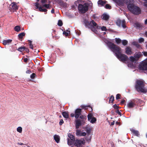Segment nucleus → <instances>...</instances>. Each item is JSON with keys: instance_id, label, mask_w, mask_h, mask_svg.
I'll use <instances>...</instances> for the list:
<instances>
[{"instance_id": "nucleus-1", "label": "nucleus", "mask_w": 147, "mask_h": 147, "mask_svg": "<svg viewBox=\"0 0 147 147\" xmlns=\"http://www.w3.org/2000/svg\"><path fill=\"white\" fill-rule=\"evenodd\" d=\"M107 45L108 47L113 52L120 61L123 62L127 61L128 57L125 54H121V49L119 46L110 41H108Z\"/></svg>"}, {"instance_id": "nucleus-2", "label": "nucleus", "mask_w": 147, "mask_h": 147, "mask_svg": "<svg viewBox=\"0 0 147 147\" xmlns=\"http://www.w3.org/2000/svg\"><path fill=\"white\" fill-rule=\"evenodd\" d=\"M143 81L140 80H138L136 81L135 88L136 90L138 92L146 93L147 92V90L145 89Z\"/></svg>"}, {"instance_id": "nucleus-3", "label": "nucleus", "mask_w": 147, "mask_h": 147, "mask_svg": "<svg viewBox=\"0 0 147 147\" xmlns=\"http://www.w3.org/2000/svg\"><path fill=\"white\" fill-rule=\"evenodd\" d=\"M129 10L134 14L138 15L141 13V10L138 7L133 4H129L127 6Z\"/></svg>"}, {"instance_id": "nucleus-4", "label": "nucleus", "mask_w": 147, "mask_h": 147, "mask_svg": "<svg viewBox=\"0 0 147 147\" xmlns=\"http://www.w3.org/2000/svg\"><path fill=\"white\" fill-rule=\"evenodd\" d=\"M80 119H77L75 121L76 128L78 129L82 124L84 125L86 119V117L84 115H80L79 117Z\"/></svg>"}, {"instance_id": "nucleus-5", "label": "nucleus", "mask_w": 147, "mask_h": 147, "mask_svg": "<svg viewBox=\"0 0 147 147\" xmlns=\"http://www.w3.org/2000/svg\"><path fill=\"white\" fill-rule=\"evenodd\" d=\"M78 9L82 13H85L88 9V3H85L84 4H79Z\"/></svg>"}, {"instance_id": "nucleus-6", "label": "nucleus", "mask_w": 147, "mask_h": 147, "mask_svg": "<svg viewBox=\"0 0 147 147\" xmlns=\"http://www.w3.org/2000/svg\"><path fill=\"white\" fill-rule=\"evenodd\" d=\"M73 143L75 146L80 147L82 146L83 144H84L85 142L84 139L81 138V139H76Z\"/></svg>"}, {"instance_id": "nucleus-7", "label": "nucleus", "mask_w": 147, "mask_h": 147, "mask_svg": "<svg viewBox=\"0 0 147 147\" xmlns=\"http://www.w3.org/2000/svg\"><path fill=\"white\" fill-rule=\"evenodd\" d=\"M81 113L82 109L80 108H78L75 110L74 114L71 113L70 114V116L71 117H75V118L77 119L81 115Z\"/></svg>"}, {"instance_id": "nucleus-8", "label": "nucleus", "mask_w": 147, "mask_h": 147, "mask_svg": "<svg viewBox=\"0 0 147 147\" xmlns=\"http://www.w3.org/2000/svg\"><path fill=\"white\" fill-rule=\"evenodd\" d=\"M68 136L69 139H67V144L69 145H72L75 140V137L70 133L68 134Z\"/></svg>"}, {"instance_id": "nucleus-9", "label": "nucleus", "mask_w": 147, "mask_h": 147, "mask_svg": "<svg viewBox=\"0 0 147 147\" xmlns=\"http://www.w3.org/2000/svg\"><path fill=\"white\" fill-rule=\"evenodd\" d=\"M130 101L135 106H140L143 102L142 100L137 98L132 99Z\"/></svg>"}, {"instance_id": "nucleus-10", "label": "nucleus", "mask_w": 147, "mask_h": 147, "mask_svg": "<svg viewBox=\"0 0 147 147\" xmlns=\"http://www.w3.org/2000/svg\"><path fill=\"white\" fill-rule=\"evenodd\" d=\"M139 67L140 70H147V60L140 64Z\"/></svg>"}, {"instance_id": "nucleus-11", "label": "nucleus", "mask_w": 147, "mask_h": 147, "mask_svg": "<svg viewBox=\"0 0 147 147\" xmlns=\"http://www.w3.org/2000/svg\"><path fill=\"white\" fill-rule=\"evenodd\" d=\"M125 23V21L124 20H121L120 19H118L117 20L116 22V24L117 26H122L123 28H126Z\"/></svg>"}, {"instance_id": "nucleus-12", "label": "nucleus", "mask_w": 147, "mask_h": 147, "mask_svg": "<svg viewBox=\"0 0 147 147\" xmlns=\"http://www.w3.org/2000/svg\"><path fill=\"white\" fill-rule=\"evenodd\" d=\"M125 53L129 55H131L133 53L132 49L130 47L128 46L125 48Z\"/></svg>"}, {"instance_id": "nucleus-13", "label": "nucleus", "mask_w": 147, "mask_h": 147, "mask_svg": "<svg viewBox=\"0 0 147 147\" xmlns=\"http://www.w3.org/2000/svg\"><path fill=\"white\" fill-rule=\"evenodd\" d=\"M39 4L38 3H36V5H35V6L36 7L37 9H39V10L41 12H46L47 11V10L46 9H44L43 8V7H42V6L39 7Z\"/></svg>"}, {"instance_id": "nucleus-14", "label": "nucleus", "mask_w": 147, "mask_h": 147, "mask_svg": "<svg viewBox=\"0 0 147 147\" xmlns=\"http://www.w3.org/2000/svg\"><path fill=\"white\" fill-rule=\"evenodd\" d=\"M10 8L12 9V10L13 11L17 10L18 9V7L15 2L12 3L10 5Z\"/></svg>"}, {"instance_id": "nucleus-15", "label": "nucleus", "mask_w": 147, "mask_h": 147, "mask_svg": "<svg viewBox=\"0 0 147 147\" xmlns=\"http://www.w3.org/2000/svg\"><path fill=\"white\" fill-rule=\"evenodd\" d=\"M142 55L140 52H136L134 55V57H135L136 59H137V61H138L139 58H140L142 56Z\"/></svg>"}, {"instance_id": "nucleus-16", "label": "nucleus", "mask_w": 147, "mask_h": 147, "mask_svg": "<svg viewBox=\"0 0 147 147\" xmlns=\"http://www.w3.org/2000/svg\"><path fill=\"white\" fill-rule=\"evenodd\" d=\"M130 131H131L132 133L134 134L135 136L139 137L140 136L139 132L138 130H135V129L131 128L130 129Z\"/></svg>"}, {"instance_id": "nucleus-17", "label": "nucleus", "mask_w": 147, "mask_h": 147, "mask_svg": "<svg viewBox=\"0 0 147 147\" xmlns=\"http://www.w3.org/2000/svg\"><path fill=\"white\" fill-rule=\"evenodd\" d=\"M113 0L119 6H122L123 5V4L124 1L123 0Z\"/></svg>"}, {"instance_id": "nucleus-18", "label": "nucleus", "mask_w": 147, "mask_h": 147, "mask_svg": "<svg viewBox=\"0 0 147 147\" xmlns=\"http://www.w3.org/2000/svg\"><path fill=\"white\" fill-rule=\"evenodd\" d=\"M109 17V16L106 13H103L101 16V18L103 20L107 21L108 20Z\"/></svg>"}, {"instance_id": "nucleus-19", "label": "nucleus", "mask_w": 147, "mask_h": 147, "mask_svg": "<svg viewBox=\"0 0 147 147\" xmlns=\"http://www.w3.org/2000/svg\"><path fill=\"white\" fill-rule=\"evenodd\" d=\"M12 41V40L11 39H8L7 40H4L3 41V44L4 45H9L11 43Z\"/></svg>"}, {"instance_id": "nucleus-20", "label": "nucleus", "mask_w": 147, "mask_h": 147, "mask_svg": "<svg viewBox=\"0 0 147 147\" xmlns=\"http://www.w3.org/2000/svg\"><path fill=\"white\" fill-rule=\"evenodd\" d=\"M54 138L55 142L57 143H59L60 140V137L58 135H55L54 136Z\"/></svg>"}, {"instance_id": "nucleus-21", "label": "nucleus", "mask_w": 147, "mask_h": 147, "mask_svg": "<svg viewBox=\"0 0 147 147\" xmlns=\"http://www.w3.org/2000/svg\"><path fill=\"white\" fill-rule=\"evenodd\" d=\"M127 106L129 108H132L134 107L135 106L130 100V101L127 104Z\"/></svg>"}, {"instance_id": "nucleus-22", "label": "nucleus", "mask_w": 147, "mask_h": 147, "mask_svg": "<svg viewBox=\"0 0 147 147\" xmlns=\"http://www.w3.org/2000/svg\"><path fill=\"white\" fill-rule=\"evenodd\" d=\"M84 23L85 24V26L86 27H89L91 26V22H89L87 20H85L84 21Z\"/></svg>"}, {"instance_id": "nucleus-23", "label": "nucleus", "mask_w": 147, "mask_h": 147, "mask_svg": "<svg viewBox=\"0 0 147 147\" xmlns=\"http://www.w3.org/2000/svg\"><path fill=\"white\" fill-rule=\"evenodd\" d=\"M98 5H100L101 6H103L106 3V1H104L102 0H99L98 2Z\"/></svg>"}, {"instance_id": "nucleus-24", "label": "nucleus", "mask_w": 147, "mask_h": 147, "mask_svg": "<svg viewBox=\"0 0 147 147\" xmlns=\"http://www.w3.org/2000/svg\"><path fill=\"white\" fill-rule=\"evenodd\" d=\"M62 115L63 117L66 119H67L69 118V115L66 112H63L62 113Z\"/></svg>"}, {"instance_id": "nucleus-25", "label": "nucleus", "mask_w": 147, "mask_h": 147, "mask_svg": "<svg viewBox=\"0 0 147 147\" xmlns=\"http://www.w3.org/2000/svg\"><path fill=\"white\" fill-rule=\"evenodd\" d=\"M132 44L135 46L137 48H140V45L137 42L134 41L132 43Z\"/></svg>"}, {"instance_id": "nucleus-26", "label": "nucleus", "mask_w": 147, "mask_h": 147, "mask_svg": "<svg viewBox=\"0 0 147 147\" xmlns=\"http://www.w3.org/2000/svg\"><path fill=\"white\" fill-rule=\"evenodd\" d=\"M114 100V97L113 95H111L109 98V103H113V101Z\"/></svg>"}, {"instance_id": "nucleus-27", "label": "nucleus", "mask_w": 147, "mask_h": 147, "mask_svg": "<svg viewBox=\"0 0 147 147\" xmlns=\"http://www.w3.org/2000/svg\"><path fill=\"white\" fill-rule=\"evenodd\" d=\"M14 30L17 32H19L20 30V28L19 26H17L15 27Z\"/></svg>"}, {"instance_id": "nucleus-28", "label": "nucleus", "mask_w": 147, "mask_h": 147, "mask_svg": "<svg viewBox=\"0 0 147 147\" xmlns=\"http://www.w3.org/2000/svg\"><path fill=\"white\" fill-rule=\"evenodd\" d=\"M70 32L69 30H67L66 31H64L63 32V34L65 35V36H67L68 35V34H69Z\"/></svg>"}, {"instance_id": "nucleus-29", "label": "nucleus", "mask_w": 147, "mask_h": 147, "mask_svg": "<svg viewBox=\"0 0 147 147\" xmlns=\"http://www.w3.org/2000/svg\"><path fill=\"white\" fill-rule=\"evenodd\" d=\"M25 36V33L24 32H22L19 34L18 35V37L20 38H22L23 36Z\"/></svg>"}, {"instance_id": "nucleus-30", "label": "nucleus", "mask_w": 147, "mask_h": 147, "mask_svg": "<svg viewBox=\"0 0 147 147\" xmlns=\"http://www.w3.org/2000/svg\"><path fill=\"white\" fill-rule=\"evenodd\" d=\"M135 26L137 28H139L142 27V25L140 23H136L135 24Z\"/></svg>"}, {"instance_id": "nucleus-31", "label": "nucleus", "mask_w": 147, "mask_h": 147, "mask_svg": "<svg viewBox=\"0 0 147 147\" xmlns=\"http://www.w3.org/2000/svg\"><path fill=\"white\" fill-rule=\"evenodd\" d=\"M115 39L116 42L118 44L120 43L121 42V40L119 38H115Z\"/></svg>"}, {"instance_id": "nucleus-32", "label": "nucleus", "mask_w": 147, "mask_h": 147, "mask_svg": "<svg viewBox=\"0 0 147 147\" xmlns=\"http://www.w3.org/2000/svg\"><path fill=\"white\" fill-rule=\"evenodd\" d=\"M93 115L92 113H89L88 115V120L90 121L93 118Z\"/></svg>"}, {"instance_id": "nucleus-33", "label": "nucleus", "mask_w": 147, "mask_h": 147, "mask_svg": "<svg viewBox=\"0 0 147 147\" xmlns=\"http://www.w3.org/2000/svg\"><path fill=\"white\" fill-rule=\"evenodd\" d=\"M129 58L130 59V61L132 62H134L135 61H137V59H136L135 58V57H134L133 56H131L129 57Z\"/></svg>"}, {"instance_id": "nucleus-34", "label": "nucleus", "mask_w": 147, "mask_h": 147, "mask_svg": "<svg viewBox=\"0 0 147 147\" xmlns=\"http://www.w3.org/2000/svg\"><path fill=\"white\" fill-rule=\"evenodd\" d=\"M122 42V45L124 46H125L128 44V41L126 40H123Z\"/></svg>"}, {"instance_id": "nucleus-35", "label": "nucleus", "mask_w": 147, "mask_h": 147, "mask_svg": "<svg viewBox=\"0 0 147 147\" xmlns=\"http://www.w3.org/2000/svg\"><path fill=\"white\" fill-rule=\"evenodd\" d=\"M81 134V131L80 130L77 129L76 130V134L77 136H80Z\"/></svg>"}, {"instance_id": "nucleus-36", "label": "nucleus", "mask_w": 147, "mask_h": 147, "mask_svg": "<svg viewBox=\"0 0 147 147\" xmlns=\"http://www.w3.org/2000/svg\"><path fill=\"white\" fill-rule=\"evenodd\" d=\"M50 5L49 4H45L42 5V6L43 7H45L47 9H50V7H49Z\"/></svg>"}, {"instance_id": "nucleus-37", "label": "nucleus", "mask_w": 147, "mask_h": 147, "mask_svg": "<svg viewBox=\"0 0 147 147\" xmlns=\"http://www.w3.org/2000/svg\"><path fill=\"white\" fill-rule=\"evenodd\" d=\"M24 47V46H23L18 48V50L21 52L24 51V48H25Z\"/></svg>"}, {"instance_id": "nucleus-38", "label": "nucleus", "mask_w": 147, "mask_h": 147, "mask_svg": "<svg viewBox=\"0 0 147 147\" xmlns=\"http://www.w3.org/2000/svg\"><path fill=\"white\" fill-rule=\"evenodd\" d=\"M91 26H92V25L94 26H97V24L94 21V20H92L91 21Z\"/></svg>"}, {"instance_id": "nucleus-39", "label": "nucleus", "mask_w": 147, "mask_h": 147, "mask_svg": "<svg viewBox=\"0 0 147 147\" xmlns=\"http://www.w3.org/2000/svg\"><path fill=\"white\" fill-rule=\"evenodd\" d=\"M36 77V75L34 73H32L30 76V78L32 79H33Z\"/></svg>"}, {"instance_id": "nucleus-40", "label": "nucleus", "mask_w": 147, "mask_h": 147, "mask_svg": "<svg viewBox=\"0 0 147 147\" xmlns=\"http://www.w3.org/2000/svg\"><path fill=\"white\" fill-rule=\"evenodd\" d=\"M58 25L60 26H62L63 24V22L61 20H59L58 21Z\"/></svg>"}, {"instance_id": "nucleus-41", "label": "nucleus", "mask_w": 147, "mask_h": 147, "mask_svg": "<svg viewBox=\"0 0 147 147\" xmlns=\"http://www.w3.org/2000/svg\"><path fill=\"white\" fill-rule=\"evenodd\" d=\"M96 121V119L94 117H93L92 119H91L90 122L92 123H95Z\"/></svg>"}, {"instance_id": "nucleus-42", "label": "nucleus", "mask_w": 147, "mask_h": 147, "mask_svg": "<svg viewBox=\"0 0 147 147\" xmlns=\"http://www.w3.org/2000/svg\"><path fill=\"white\" fill-rule=\"evenodd\" d=\"M17 131L19 133H21L22 131V128L20 127H19L17 128Z\"/></svg>"}, {"instance_id": "nucleus-43", "label": "nucleus", "mask_w": 147, "mask_h": 147, "mask_svg": "<svg viewBox=\"0 0 147 147\" xmlns=\"http://www.w3.org/2000/svg\"><path fill=\"white\" fill-rule=\"evenodd\" d=\"M113 107L115 109H117L119 108H121L120 107H119L116 104L113 105Z\"/></svg>"}, {"instance_id": "nucleus-44", "label": "nucleus", "mask_w": 147, "mask_h": 147, "mask_svg": "<svg viewBox=\"0 0 147 147\" xmlns=\"http://www.w3.org/2000/svg\"><path fill=\"white\" fill-rule=\"evenodd\" d=\"M105 7L106 9H110L111 8V6L109 4H107L105 6Z\"/></svg>"}, {"instance_id": "nucleus-45", "label": "nucleus", "mask_w": 147, "mask_h": 147, "mask_svg": "<svg viewBox=\"0 0 147 147\" xmlns=\"http://www.w3.org/2000/svg\"><path fill=\"white\" fill-rule=\"evenodd\" d=\"M86 131L87 133L88 134H90L91 132V129L90 128H86Z\"/></svg>"}, {"instance_id": "nucleus-46", "label": "nucleus", "mask_w": 147, "mask_h": 147, "mask_svg": "<svg viewBox=\"0 0 147 147\" xmlns=\"http://www.w3.org/2000/svg\"><path fill=\"white\" fill-rule=\"evenodd\" d=\"M121 96V95L119 94H118L116 95V99L117 100H118L120 98V97Z\"/></svg>"}, {"instance_id": "nucleus-47", "label": "nucleus", "mask_w": 147, "mask_h": 147, "mask_svg": "<svg viewBox=\"0 0 147 147\" xmlns=\"http://www.w3.org/2000/svg\"><path fill=\"white\" fill-rule=\"evenodd\" d=\"M101 29L102 31H106L107 30V29L106 27L104 26H102L101 28Z\"/></svg>"}, {"instance_id": "nucleus-48", "label": "nucleus", "mask_w": 147, "mask_h": 147, "mask_svg": "<svg viewBox=\"0 0 147 147\" xmlns=\"http://www.w3.org/2000/svg\"><path fill=\"white\" fill-rule=\"evenodd\" d=\"M144 41V39L142 38H140L139 40V42L141 43Z\"/></svg>"}, {"instance_id": "nucleus-49", "label": "nucleus", "mask_w": 147, "mask_h": 147, "mask_svg": "<svg viewBox=\"0 0 147 147\" xmlns=\"http://www.w3.org/2000/svg\"><path fill=\"white\" fill-rule=\"evenodd\" d=\"M115 112L117 114H118V115L120 116L121 115V112L119 111V110L118 109H117L115 111Z\"/></svg>"}, {"instance_id": "nucleus-50", "label": "nucleus", "mask_w": 147, "mask_h": 147, "mask_svg": "<svg viewBox=\"0 0 147 147\" xmlns=\"http://www.w3.org/2000/svg\"><path fill=\"white\" fill-rule=\"evenodd\" d=\"M86 135V133L85 132H83L81 133L80 136H85Z\"/></svg>"}, {"instance_id": "nucleus-51", "label": "nucleus", "mask_w": 147, "mask_h": 147, "mask_svg": "<svg viewBox=\"0 0 147 147\" xmlns=\"http://www.w3.org/2000/svg\"><path fill=\"white\" fill-rule=\"evenodd\" d=\"M64 121L63 119L60 120L59 122V124L60 125H62V124L63 123Z\"/></svg>"}, {"instance_id": "nucleus-52", "label": "nucleus", "mask_w": 147, "mask_h": 147, "mask_svg": "<svg viewBox=\"0 0 147 147\" xmlns=\"http://www.w3.org/2000/svg\"><path fill=\"white\" fill-rule=\"evenodd\" d=\"M25 48H24V50L27 53H28L29 52V49L25 47H24Z\"/></svg>"}, {"instance_id": "nucleus-53", "label": "nucleus", "mask_w": 147, "mask_h": 147, "mask_svg": "<svg viewBox=\"0 0 147 147\" xmlns=\"http://www.w3.org/2000/svg\"><path fill=\"white\" fill-rule=\"evenodd\" d=\"M125 102V100H123L121 101V102H120V104L121 105H122L124 104Z\"/></svg>"}, {"instance_id": "nucleus-54", "label": "nucleus", "mask_w": 147, "mask_h": 147, "mask_svg": "<svg viewBox=\"0 0 147 147\" xmlns=\"http://www.w3.org/2000/svg\"><path fill=\"white\" fill-rule=\"evenodd\" d=\"M41 2L42 3L44 4L47 2V0H41Z\"/></svg>"}, {"instance_id": "nucleus-55", "label": "nucleus", "mask_w": 147, "mask_h": 147, "mask_svg": "<svg viewBox=\"0 0 147 147\" xmlns=\"http://www.w3.org/2000/svg\"><path fill=\"white\" fill-rule=\"evenodd\" d=\"M91 30L92 31H94L95 30H96V29L93 26H91Z\"/></svg>"}, {"instance_id": "nucleus-56", "label": "nucleus", "mask_w": 147, "mask_h": 147, "mask_svg": "<svg viewBox=\"0 0 147 147\" xmlns=\"http://www.w3.org/2000/svg\"><path fill=\"white\" fill-rule=\"evenodd\" d=\"M142 53L143 54V55L144 56L147 57V52H142Z\"/></svg>"}, {"instance_id": "nucleus-57", "label": "nucleus", "mask_w": 147, "mask_h": 147, "mask_svg": "<svg viewBox=\"0 0 147 147\" xmlns=\"http://www.w3.org/2000/svg\"><path fill=\"white\" fill-rule=\"evenodd\" d=\"M86 107H89L90 108V111H92L93 110V109H92V107H91V106L90 105H88L86 106Z\"/></svg>"}, {"instance_id": "nucleus-58", "label": "nucleus", "mask_w": 147, "mask_h": 147, "mask_svg": "<svg viewBox=\"0 0 147 147\" xmlns=\"http://www.w3.org/2000/svg\"><path fill=\"white\" fill-rule=\"evenodd\" d=\"M29 46L30 47V48L31 49H33V46L32 45V44H29Z\"/></svg>"}, {"instance_id": "nucleus-59", "label": "nucleus", "mask_w": 147, "mask_h": 147, "mask_svg": "<svg viewBox=\"0 0 147 147\" xmlns=\"http://www.w3.org/2000/svg\"><path fill=\"white\" fill-rule=\"evenodd\" d=\"M31 72V70L30 69L26 71V73L27 74H30Z\"/></svg>"}, {"instance_id": "nucleus-60", "label": "nucleus", "mask_w": 147, "mask_h": 147, "mask_svg": "<svg viewBox=\"0 0 147 147\" xmlns=\"http://www.w3.org/2000/svg\"><path fill=\"white\" fill-rule=\"evenodd\" d=\"M28 58H24V62L25 63H27L28 61Z\"/></svg>"}, {"instance_id": "nucleus-61", "label": "nucleus", "mask_w": 147, "mask_h": 147, "mask_svg": "<svg viewBox=\"0 0 147 147\" xmlns=\"http://www.w3.org/2000/svg\"><path fill=\"white\" fill-rule=\"evenodd\" d=\"M55 12V10L54 9H53L51 11V13H54Z\"/></svg>"}, {"instance_id": "nucleus-62", "label": "nucleus", "mask_w": 147, "mask_h": 147, "mask_svg": "<svg viewBox=\"0 0 147 147\" xmlns=\"http://www.w3.org/2000/svg\"><path fill=\"white\" fill-rule=\"evenodd\" d=\"M115 121H113V122H111V125H113L114 124Z\"/></svg>"}, {"instance_id": "nucleus-63", "label": "nucleus", "mask_w": 147, "mask_h": 147, "mask_svg": "<svg viewBox=\"0 0 147 147\" xmlns=\"http://www.w3.org/2000/svg\"><path fill=\"white\" fill-rule=\"evenodd\" d=\"M81 107H82L83 108H84L85 109H86V106L83 105L82 106H81Z\"/></svg>"}, {"instance_id": "nucleus-64", "label": "nucleus", "mask_w": 147, "mask_h": 147, "mask_svg": "<svg viewBox=\"0 0 147 147\" xmlns=\"http://www.w3.org/2000/svg\"><path fill=\"white\" fill-rule=\"evenodd\" d=\"M145 24H147V19H146L145 21Z\"/></svg>"}]
</instances>
